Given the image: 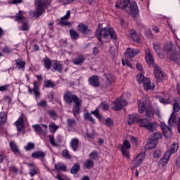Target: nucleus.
I'll list each match as a JSON object with an SVG mask.
<instances>
[{"instance_id": "0eeeda50", "label": "nucleus", "mask_w": 180, "mask_h": 180, "mask_svg": "<svg viewBox=\"0 0 180 180\" xmlns=\"http://www.w3.org/2000/svg\"><path fill=\"white\" fill-rule=\"evenodd\" d=\"M113 105L112 110H122L124 106H127V100L124 99L123 96H120V98H117L115 101L113 102Z\"/></svg>"}, {"instance_id": "f8f14e48", "label": "nucleus", "mask_w": 180, "mask_h": 180, "mask_svg": "<svg viewBox=\"0 0 180 180\" xmlns=\"http://www.w3.org/2000/svg\"><path fill=\"white\" fill-rule=\"evenodd\" d=\"M70 16H71V11H68L66 15L60 18L58 25L59 26H70V22L68 20L70 19Z\"/></svg>"}, {"instance_id": "a878e982", "label": "nucleus", "mask_w": 180, "mask_h": 180, "mask_svg": "<svg viewBox=\"0 0 180 180\" xmlns=\"http://www.w3.org/2000/svg\"><path fill=\"white\" fill-rule=\"evenodd\" d=\"M157 144H158V141H154L151 139V138H149L147 143V147L148 150H153V148H155V147H157Z\"/></svg>"}, {"instance_id": "4be33fe9", "label": "nucleus", "mask_w": 180, "mask_h": 180, "mask_svg": "<svg viewBox=\"0 0 180 180\" xmlns=\"http://www.w3.org/2000/svg\"><path fill=\"white\" fill-rule=\"evenodd\" d=\"M31 157L32 158H44L46 157V153L41 150H37L32 153Z\"/></svg>"}, {"instance_id": "052dcab7", "label": "nucleus", "mask_w": 180, "mask_h": 180, "mask_svg": "<svg viewBox=\"0 0 180 180\" xmlns=\"http://www.w3.org/2000/svg\"><path fill=\"white\" fill-rule=\"evenodd\" d=\"M49 115L52 119H54V117H57V113L54 110L49 111Z\"/></svg>"}, {"instance_id": "393cba45", "label": "nucleus", "mask_w": 180, "mask_h": 180, "mask_svg": "<svg viewBox=\"0 0 180 180\" xmlns=\"http://www.w3.org/2000/svg\"><path fill=\"white\" fill-rule=\"evenodd\" d=\"M9 146L11 151L14 153L15 155L20 154V151L19 150V148H18V146L15 143V141L9 142Z\"/></svg>"}, {"instance_id": "7c9ffc66", "label": "nucleus", "mask_w": 180, "mask_h": 180, "mask_svg": "<svg viewBox=\"0 0 180 180\" xmlns=\"http://www.w3.org/2000/svg\"><path fill=\"white\" fill-rule=\"evenodd\" d=\"M84 60L85 59L82 56H79L77 58H75L72 62L73 64H75V65H82Z\"/></svg>"}, {"instance_id": "bf43d9fd", "label": "nucleus", "mask_w": 180, "mask_h": 180, "mask_svg": "<svg viewBox=\"0 0 180 180\" xmlns=\"http://www.w3.org/2000/svg\"><path fill=\"white\" fill-rule=\"evenodd\" d=\"M49 143L51 144V146H53V147H56L57 144H56V142H54V136L49 135Z\"/></svg>"}, {"instance_id": "6e6d98bb", "label": "nucleus", "mask_w": 180, "mask_h": 180, "mask_svg": "<svg viewBox=\"0 0 180 180\" xmlns=\"http://www.w3.org/2000/svg\"><path fill=\"white\" fill-rule=\"evenodd\" d=\"M10 84H6L0 86V92H4L5 91H8L9 89Z\"/></svg>"}, {"instance_id": "4468645a", "label": "nucleus", "mask_w": 180, "mask_h": 180, "mask_svg": "<svg viewBox=\"0 0 180 180\" xmlns=\"http://www.w3.org/2000/svg\"><path fill=\"white\" fill-rule=\"evenodd\" d=\"M142 84L146 91H150L155 88V85H154V84H151V81L150 80V78L146 77V79H144V81L142 82Z\"/></svg>"}, {"instance_id": "58836bf2", "label": "nucleus", "mask_w": 180, "mask_h": 180, "mask_svg": "<svg viewBox=\"0 0 180 180\" xmlns=\"http://www.w3.org/2000/svg\"><path fill=\"white\" fill-rule=\"evenodd\" d=\"M55 169L56 171H65V169H67V167L61 163H57L55 165Z\"/></svg>"}, {"instance_id": "b1692460", "label": "nucleus", "mask_w": 180, "mask_h": 180, "mask_svg": "<svg viewBox=\"0 0 180 180\" xmlns=\"http://www.w3.org/2000/svg\"><path fill=\"white\" fill-rule=\"evenodd\" d=\"M130 36L131 40H133L134 43L140 44V37L137 34V32H136V30H132L130 32Z\"/></svg>"}, {"instance_id": "bb28decb", "label": "nucleus", "mask_w": 180, "mask_h": 180, "mask_svg": "<svg viewBox=\"0 0 180 180\" xmlns=\"http://www.w3.org/2000/svg\"><path fill=\"white\" fill-rule=\"evenodd\" d=\"M43 62H44V65L46 70H50L51 68V65H53V63L49 58V57L46 56L45 58H43Z\"/></svg>"}, {"instance_id": "ddd939ff", "label": "nucleus", "mask_w": 180, "mask_h": 180, "mask_svg": "<svg viewBox=\"0 0 180 180\" xmlns=\"http://www.w3.org/2000/svg\"><path fill=\"white\" fill-rule=\"evenodd\" d=\"M28 91L30 94H32V92H34L35 98H39L40 97V92L39 91V82L37 81L34 82V86L33 89H30V86H28Z\"/></svg>"}, {"instance_id": "72a5a7b5", "label": "nucleus", "mask_w": 180, "mask_h": 180, "mask_svg": "<svg viewBox=\"0 0 180 180\" xmlns=\"http://www.w3.org/2000/svg\"><path fill=\"white\" fill-rule=\"evenodd\" d=\"M169 60H171L172 61H176V64H179L180 55L176 53H174L169 56Z\"/></svg>"}, {"instance_id": "8fccbe9b", "label": "nucleus", "mask_w": 180, "mask_h": 180, "mask_svg": "<svg viewBox=\"0 0 180 180\" xmlns=\"http://www.w3.org/2000/svg\"><path fill=\"white\" fill-rule=\"evenodd\" d=\"M62 155L65 158H68V160H71V155H70V151H68V150L67 149L63 150L62 152Z\"/></svg>"}, {"instance_id": "2eb2a0df", "label": "nucleus", "mask_w": 180, "mask_h": 180, "mask_svg": "<svg viewBox=\"0 0 180 180\" xmlns=\"http://www.w3.org/2000/svg\"><path fill=\"white\" fill-rule=\"evenodd\" d=\"M8 119V115L5 112H0V130H5V123Z\"/></svg>"}, {"instance_id": "9d476101", "label": "nucleus", "mask_w": 180, "mask_h": 180, "mask_svg": "<svg viewBox=\"0 0 180 180\" xmlns=\"http://www.w3.org/2000/svg\"><path fill=\"white\" fill-rule=\"evenodd\" d=\"M141 115L136 114V113H133L131 115H127V124H134V123H139V121L140 120V117Z\"/></svg>"}, {"instance_id": "e433bc0d", "label": "nucleus", "mask_w": 180, "mask_h": 180, "mask_svg": "<svg viewBox=\"0 0 180 180\" xmlns=\"http://www.w3.org/2000/svg\"><path fill=\"white\" fill-rule=\"evenodd\" d=\"M153 49L158 54L159 56H161L162 58H164L165 56L161 53V46L158 44H153Z\"/></svg>"}, {"instance_id": "49530a36", "label": "nucleus", "mask_w": 180, "mask_h": 180, "mask_svg": "<svg viewBox=\"0 0 180 180\" xmlns=\"http://www.w3.org/2000/svg\"><path fill=\"white\" fill-rule=\"evenodd\" d=\"M144 79H146V77L143 74H139L136 76V81H138L139 84H143Z\"/></svg>"}, {"instance_id": "c9c22d12", "label": "nucleus", "mask_w": 180, "mask_h": 180, "mask_svg": "<svg viewBox=\"0 0 180 180\" xmlns=\"http://www.w3.org/2000/svg\"><path fill=\"white\" fill-rule=\"evenodd\" d=\"M150 139L154 140L155 141H158L160 139H162V134L160 132H155L150 136Z\"/></svg>"}, {"instance_id": "338daca9", "label": "nucleus", "mask_w": 180, "mask_h": 180, "mask_svg": "<svg viewBox=\"0 0 180 180\" xmlns=\"http://www.w3.org/2000/svg\"><path fill=\"white\" fill-rule=\"evenodd\" d=\"M37 174V172L36 171V169L32 168L30 171V176H34Z\"/></svg>"}, {"instance_id": "864d4df0", "label": "nucleus", "mask_w": 180, "mask_h": 180, "mask_svg": "<svg viewBox=\"0 0 180 180\" xmlns=\"http://www.w3.org/2000/svg\"><path fill=\"white\" fill-rule=\"evenodd\" d=\"M153 157L154 158H160L161 157V150H155L153 153Z\"/></svg>"}, {"instance_id": "de8ad7c7", "label": "nucleus", "mask_w": 180, "mask_h": 180, "mask_svg": "<svg viewBox=\"0 0 180 180\" xmlns=\"http://www.w3.org/2000/svg\"><path fill=\"white\" fill-rule=\"evenodd\" d=\"M122 154L125 158H130V152L129 149H121Z\"/></svg>"}, {"instance_id": "a19ab883", "label": "nucleus", "mask_w": 180, "mask_h": 180, "mask_svg": "<svg viewBox=\"0 0 180 180\" xmlns=\"http://www.w3.org/2000/svg\"><path fill=\"white\" fill-rule=\"evenodd\" d=\"M32 127L35 131V132L37 133V134H39V136H41L42 129H41V127H40L39 124L33 125Z\"/></svg>"}, {"instance_id": "f03ea898", "label": "nucleus", "mask_w": 180, "mask_h": 180, "mask_svg": "<svg viewBox=\"0 0 180 180\" xmlns=\"http://www.w3.org/2000/svg\"><path fill=\"white\" fill-rule=\"evenodd\" d=\"M63 99L68 103V105H71L74 102L75 105L72 108V113L75 117L77 115H79L81 112V103L82 101H79L78 96L75 94H72L71 91H66L63 95Z\"/></svg>"}, {"instance_id": "a18cd8bd", "label": "nucleus", "mask_w": 180, "mask_h": 180, "mask_svg": "<svg viewBox=\"0 0 180 180\" xmlns=\"http://www.w3.org/2000/svg\"><path fill=\"white\" fill-rule=\"evenodd\" d=\"M22 29L20 30L27 31L30 29V26H29V22L23 21L22 22Z\"/></svg>"}, {"instance_id": "9b49d317", "label": "nucleus", "mask_w": 180, "mask_h": 180, "mask_svg": "<svg viewBox=\"0 0 180 180\" xmlns=\"http://www.w3.org/2000/svg\"><path fill=\"white\" fill-rule=\"evenodd\" d=\"M137 54H140V50H136L131 48H127L124 56L126 58H133V57L137 56Z\"/></svg>"}, {"instance_id": "603ef678", "label": "nucleus", "mask_w": 180, "mask_h": 180, "mask_svg": "<svg viewBox=\"0 0 180 180\" xmlns=\"http://www.w3.org/2000/svg\"><path fill=\"white\" fill-rule=\"evenodd\" d=\"M91 114L94 115L99 120H102V117H101V115L99 114V110L98 108L94 111H91Z\"/></svg>"}, {"instance_id": "2f4dec72", "label": "nucleus", "mask_w": 180, "mask_h": 180, "mask_svg": "<svg viewBox=\"0 0 180 180\" xmlns=\"http://www.w3.org/2000/svg\"><path fill=\"white\" fill-rule=\"evenodd\" d=\"M146 103L141 101H139L138 109L139 113H144V112H146Z\"/></svg>"}, {"instance_id": "423d86ee", "label": "nucleus", "mask_w": 180, "mask_h": 180, "mask_svg": "<svg viewBox=\"0 0 180 180\" xmlns=\"http://www.w3.org/2000/svg\"><path fill=\"white\" fill-rule=\"evenodd\" d=\"M146 158V153H139L132 161L131 163V169H136V168L140 167L143 163V161Z\"/></svg>"}, {"instance_id": "f257e3e1", "label": "nucleus", "mask_w": 180, "mask_h": 180, "mask_svg": "<svg viewBox=\"0 0 180 180\" xmlns=\"http://www.w3.org/2000/svg\"><path fill=\"white\" fill-rule=\"evenodd\" d=\"M128 7L129 8V13L132 15L134 19H137V18H139V7L137 6V3H136V1L130 2V0H120L115 4V8L117 9H122V11L127 9Z\"/></svg>"}, {"instance_id": "ea45409f", "label": "nucleus", "mask_w": 180, "mask_h": 180, "mask_svg": "<svg viewBox=\"0 0 180 180\" xmlns=\"http://www.w3.org/2000/svg\"><path fill=\"white\" fill-rule=\"evenodd\" d=\"M50 133H56L58 130V126L56 125L54 122H52L49 125Z\"/></svg>"}, {"instance_id": "3c124183", "label": "nucleus", "mask_w": 180, "mask_h": 180, "mask_svg": "<svg viewBox=\"0 0 180 180\" xmlns=\"http://www.w3.org/2000/svg\"><path fill=\"white\" fill-rule=\"evenodd\" d=\"M33 148H34V143L32 142L28 143L27 146L25 147L26 151H30V150H33Z\"/></svg>"}, {"instance_id": "0e129e2a", "label": "nucleus", "mask_w": 180, "mask_h": 180, "mask_svg": "<svg viewBox=\"0 0 180 180\" xmlns=\"http://www.w3.org/2000/svg\"><path fill=\"white\" fill-rule=\"evenodd\" d=\"M173 109H174V112H178L179 110H180L179 103H175L173 105Z\"/></svg>"}, {"instance_id": "dca6fc26", "label": "nucleus", "mask_w": 180, "mask_h": 180, "mask_svg": "<svg viewBox=\"0 0 180 180\" xmlns=\"http://www.w3.org/2000/svg\"><path fill=\"white\" fill-rule=\"evenodd\" d=\"M178 148H179V144H178V143H173L170 150L165 153V155H168V158H169L171 157V154H175V153L178 151Z\"/></svg>"}, {"instance_id": "473e14b6", "label": "nucleus", "mask_w": 180, "mask_h": 180, "mask_svg": "<svg viewBox=\"0 0 180 180\" xmlns=\"http://www.w3.org/2000/svg\"><path fill=\"white\" fill-rule=\"evenodd\" d=\"M120 148L124 150H130V148H131V145L130 144V141H129V140H125L123 142V145L120 144Z\"/></svg>"}, {"instance_id": "680f3d73", "label": "nucleus", "mask_w": 180, "mask_h": 180, "mask_svg": "<svg viewBox=\"0 0 180 180\" xmlns=\"http://www.w3.org/2000/svg\"><path fill=\"white\" fill-rule=\"evenodd\" d=\"M91 158L92 160H96V158H98V152L95 150L92 151V153H91Z\"/></svg>"}, {"instance_id": "c756f323", "label": "nucleus", "mask_w": 180, "mask_h": 180, "mask_svg": "<svg viewBox=\"0 0 180 180\" xmlns=\"http://www.w3.org/2000/svg\"><path fill=\"white\" fill-rule=\"evenodd\" d=\"M169 158H168V155H165L159 160L158 165H161L162 167H165L166 164H168V161H169Z\"/></svg>"}, {"instance_id": "a211bd4d", "label": "nucleus", "mask_w": 180, "mask_h": 180, "mask_svg": "<svg viewBox=\"0 0 180 180\" xmlns=\"http://www.w3.org/2000/svg\"><path fill=\"white\" fill-rule=\"evenodd\" d=\"M77 29L80 33H82V34H88L89 33V30H88V25H85L84 24H79L77 25Z\"/></svg>"}, {"instance_id": "cd10ccee", "label": "nucleus", "mask_w": 180, "mask_h": 180, "mask_svg": "<svg viewBox=\"0 0 180 180\" xmlns=\"http://www.w3.org/2000/svg\"><path fill=\"white\" fill-rule=\"evenodd\" d=\"M148 118H144L141 119V117H140L139 121L138 122V124L139 127H144L146 128L147 124H148L150 120H148Z\"/></svg>"}, {"instance_id": "37998d69", "label": "nucleus", "mask_w": 180, "mask_h": 180, "mask_svg": "<svg viewBox=\"0 0 180 180\" xmlns=\"http://www.w3.org/2000/svg\"><path fill=\"white\" fill-rule=\"evenodd\" d=\"M145 129H147V130H149V131H151L153 133V131H154L155 130V127H154V124H153L151 122L149 121V122H148L146 127H145Z\"/></svg>"}, {"instance_id": "13d9d810", "label": "nucleus", "mask_w": 180, "mask_h": 180, "mask_svg": "<svg viewBox=\"0 0 180 180\" xmlns=\"http://www.w3.org/2000/svg\"><path fill=\"white\" fill-rule=\"evenodd\" d=\"M105 124L106 126H113V120L110 119V117L105 120Z\"/></svg>"}, {"instance_id": "f3484780", "label": "nucleus", "mask_w": 180, "mask_h": 180, "mask_svg": "<svg viewBox=\"0 0 180 180\" xmlns=\"http://www.w3.org/2000/svg\"><path fill=\"white\" fill-rule=\"evenodd\" d=\"M79 146V141L77 138L72 139L70 141V147L73 151H77Z\"/></svg>"}, {"instance_id": "4c0bfd02", "label": "nucleus", "mask_w": 180, "mask_h": 180, "mask_svg": "<svg viewBox=\"0 0 180 180\" xmlns=\"http://www.w3.org/2000/svg\"><path fill=\"white\" fill-rule=\"evenodd\" d=\"M80 169L79 163H75L70 169V172L72 174H78Z\"/></svg>"}, {"instance_id": "79ce46f5", "label": "nucleus", "mask_w": 180, "mask_h": 180, "mask_svg": "<svg viewBox=\"0 0 180 180\" xmlns=\"http://www.w3.org/2000/svg\"><path fill=\"white\" fill-rule=\"evenodd\" d=\"M44 86L46 88H54L56 84L51 80H46L44 82Z\"/></svg>"}, {"instance_id": "69168bd1", "label": "nucleus", "mask_w": 180, "mask_h": 180, "mask_svg": "<svg viewBox=\"0 0 180 180\" xmlns=\"http://www.w3.org/2000/svg\"><path fill=\"white\" fill-rule=\"evenodd\" d=\"M104 75L106 78L108 85H110V84H112V82L110 80V77H112V75H107L106 74H104Z\"/></svg>"}, {"instance_id": "39448f33", "label": "nucleus", "mask_w": 180, "mask_h": 180, "mask_svg": "<svg viewBox=\"0 0 180 180\" xmlns=\"http://www.w3.org/2000/svg\"><path fill=\"white\" fill-rule=\"evenodd\" d=\"M49 0H35L34 5L36 8L34 11V17L39 18L41 16L44 12H46V8L49 6Z\"/></svg>"}, {"instance_id": "c03bdc74", "label": "nucleus", "mask_w": 180, "mask_h": 180, "mask_svg": "<svg viewBox=\"0 0 180 180\" xmlns=\"http://www.w3.org/2000/svg\"><path fill=\"white\" fill-rule=\"evenodd\" d=\"M15 21L18 22V23H23L25 22V19H26L22 15L17 14L15 15Z\"/></svg>"}, {"instance_id": "aec40b11", "label": "nucleus", "mask_w": 180, "mask_h": 180, "mask_svg": "<svg viewBox=\"0 0 180 180\" xmlns=\"http://www.w3.org/2000/svg\"><path fill=\"white\" fill-rule=\"evenodd\" d=\"M52 68L53 72L58 71V72H62L63 71V65L60 62L55 60L52 64Z\"/></svg>"}, {"instance_id": "7ed1b4c3", "label": "nucleus", "mask_w": 180, "mask_h": 180, "mask_svg": "<svg viewBox=\"0 0 180 180\" xmlns=\"http://www.w3.org/2000/svg\"><path fill=\"white\" fill-rule=\"evenodd\" d=\"M95 36L101 44H103L102 39H107L108 40L109 39V36H110V39H112V40H117V36H116L115 30L112 27H103L101 30L96 29Z\"/></svg>"}, {"instance_id": "6ab92c4d", "label": "nucleus", "mask_w": 180, "mask_h": 180, "mask_svg": "<svg viewBox=\"0 0 180 180\" xmlns=\"http://www.w3.org/2000/svg\"><path fill=\"white\" fill-rule=\"evenodd\" d=\"M15 62L16 64V68H18V70H22V71H25V67H26V62L22 60V59L20 58L15 60Z\"/></svg>"}, {"instance_id": "20e7f679", "label": "nucleus", "mask_w": 180, "mask_h": 180, "mask_svg": "<svg viewBox=\"0 0 180 180\" xmlns=\"http://www.w3.org/2000/svg\"><path fill=\"white\" fill-rule=\"evenodd\" d=\"M176 124V115L174 113H172L168 120V125L165 124V122H162L160 123V127L162 131L163 136L166 139H171V136H172V126L175 125Z\"/></svg>"}, {"instance_id": "f704fd0d", "label": "nucleus", "mask_w": 180, "mask_h": 180, "mask_svg": "<svg viewBox=\"0 0 180 180\" xmlns=\"http://www.w3.org/2000/svg\"><path fill=\"white\" fill-rule=\"evenodd\" d=\"M69 33L72 40H77L79 37V34L74 30H70Z\"/></svg>"}, {"instance_id": "e2e57ef3", "label": "nucleus", "mask_w": 180, "mask_h": 180, "mask_svg": "<svg viewBox=\"0 0 180 180\" xmlns=\"http://www.w3.org/2000/svg\"><path fill=\"white\" fill-rule=\"evenodd\" d=\"M84 118L85 119V120L91 121V114H89V112H84Z\"/></svg>"}, {"instance_id": "774afa93", "label": "nucleus", "mask_w": 180, "mask_h": 180, "mask_svg": "<svg viewBox=\"0 0 180 180\" xmlns=\"http://www.w3.org/2000/svg\"><path fill=\"white\" fill-rule=\"evenodd\" d=\"M91 167V159H89L86 162H84V168H89Z\"/></svg>"}, {"instance_id": "6e6552de", "label": "nucleus", "mask_w": 180, "mask_h": 180, "mask_svg": "<svg viewBox=\"0 0 180 180\" xmlns=\"http://www.w3.org/2000/svg\"><path fill=\"white\" fill-rule=\"evenodd\" d=\"M16 125L17 130L20 133L25 130V115L21 114L18 120L15 122Z\"/></svg>"}, {"instance_id": "5fc2aeb1", "label": "nucleus", "mask_w": 180, "mask_h": 180, "mask_svg": "<svg viewBox=\"0 0 180 180\" xmlns=\"http://www.w3.org/2000/svg\"><path fill=\"white\" fill-rule=\"evenodd\" d=\"M37 105L40 106V108H46V106H47V101H46V100H42L39 101Z\"/></svg>"}, {"instance_id": "09e8293b", "label": "nucleus", "mask_w": 180, "mask_h": 180, "mask_svg": "<svg viewBox=\"0 0 180 180\" xmlns=\"http://www.w3.org/2000/svg\"><path fill=\"white\" fill-rule=\"evenodd\" d=\"M146 60L147 64L149 65L151 64H154V57H153V55H150V56H146Z\"/></svg>"}, {"instance_id": "1a4fd4ad", "label": "nucleus", "mask_w": 180, "mask_h": 180, "mask_svg": "<svg viewBox=\"0 0 180 180\" xmlns=\"http://www.w3.org/2000/svg\"><path fill=\"white\" fill-rule=\"evenodd\" d=\"M155 78L157 82H162L164 81V73L160 67H156L153 70Z\"/></svg>"}, {"instance_id": "4d7b16f0", "label": "nucleus", "mask_w": 180, "mask_h": 180, "mask_svg": "<svg viewBox=\"0 0 180 180\" xmlns=\"http://www.w3.org/2000/svg\"><path fill=\"white\" fill-rule=\"evenodd\" d=\"M101 106L103 110H109V104H108V103H106L105 101L101 103Z\"/></svg>"}, {"instance_id": "c85d7f7f", "label": "nucleus", "mask_w": 180, "mask_h": 180, "mask_svg": "<svg viewBox=\"0 0 180 180\" xmlns=\"http://www.w3.org/2000/svg\"><path fill=\"white\" fill-rule=\"evenodd\" d=\"M77 124V121L74 119H68V125L67 129L69 131H71L72 130V127Z\"/></svg>"}, {"instance_id": "412c9836", "label": "nucleus", "mask_w": 180, "mask_h": 180, "mask_svg": "<svg viewBox=\"0 0 180 180\" xmlns=\"http://www.w3.org/2000/svg\"><path fill=\"white\" fill-rule=\"evenodd\" d=\"M145 116L147 119H153V117H154V109L150 107H146L145 110Z\"/></svg>"}, {"instance_id": "5701e85b", "label": "nucleus", "mask_w": 180, "mask_h": 180, "mask_svg": "<svg viewBox=\"0 0 180 180\" xmlns=\"http://www.w3.org/2000/svg\"><path fill=\"white\" fill-rule=\"evenodd\" d=\"M91 85L94 86V88H98L100 85L99 83V76L98 75H93L91 78Z\"/></svg>"}]
</instances>
